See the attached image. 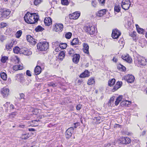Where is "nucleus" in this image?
Returning <instances> with one entry per match:
<instances>
[{"instance_id":"c756f323","label":"nucleus","mask_w":147,"mask_h":147,"mask_svg":"<svg viewBox=\"0 0 147 147\" xmlns=\"http://www.w3.org/2000/svg\"><path fill=\"white\" fill-rule=\"evenodd\" d=\"M122 96H120L117 98L115 102L116 105L117 106L118 105L120 102L122 100Z\"/></svg>"},{"instance_id":"412c9836","label":"nucleus","mask_w":147,"mask_h":147,"mask_svg":"<svg viewBox=\"0 0 147 147\" xmlns=\"http://www.w3.org/2000/svg\"><path fill=\"white\" fill-rule=\"evenodd\" d=\"M122 84V83L121 82H117L115 86L113 88V90H114L113 91L117 90L118 89L120 88Z\"/></svg>"},{"instance_id":"423d86ee","label":"nucleus","mask_w":147,"mask_h":147,"mask_svg":"<svg viewBox=\"0 0 147 147\" xmlns=\"http://www.w3.org/2000/svg\"><path fill=\"white\" fill-rule=\"evenodd\" d=\"M121 34V32L119 30L116 29L113 30L112 34V36L114 39H117L119 37Z\"/></svg>"},{"instance_id":"4c0bfd02","label":"nucleus","mask_w":147,"mask_h":147,"mask_svg":"<svg viewBox=\"0 0 147 147\" xmlns=\"http://www.w3.org/2000/svg\"><path fill=\"white\" fill-rule=\"evenodd\" d=\"M44 29V28L42 27L39 26L35 28V30L36 32H39L43 31Z\"/></svg>"},{"instance_id":"a878e982","label":"nucleus","mask_w":147,"mask_h":147,"mask_svg":"<svg viewBox=\"0 0 147 147\" xmlns=\"http://www.w3.org/2000/svg\"><path fill=\"white\" fill-rule=\"evenodd\" d=\"M67 51L69 55L72 56L74 54V51L72 48H70L68 49Z\"/></svg>"},{"instance_id":"c9c22d12","label":"nucleus","mask_w":147,"mask_h":147,"mask_svg":"<svg viewBox=\"0 0 147 147\" xmlns=\"http://www.w3.org/2000/svg\"><path fill=\"white\" fill-rule=\"evenodd\" d=\"M136 32L134 31L133 32L129 33V35L131 37H133V39L134 40L136 39Z\"/></svg>"},{"instance_id":"2eb2a0df","label":"nucleus","mask_w":147,"mask_h":147,"mask_svg":"<svg viewBox=\"0 0 147 147\" xmlns=\"http://www.w3.org/2000/svg\"><path fill=\"white\" fill-rule=\"evenodd\" d=\"M44 22L45 25L49 26L52 24V22L50 18L49 17H46Z\"/></svg>"},{"instance_id":"680f3d73","label":"nucleus","mask_w":147,"mask_h":147,"mask_svg":"<svg viewBox=\"0 0 147 147\" xmlns=\"http://www.w3.org/2000/svg\"><path fill=\"white\" fill-rule=\"evenodd\" d=\"M20 99H24V97L25 95L23 93H21L20 94Z\"/></svg>"},{"instance_id":"f704fd0d","label":"nucleus","mask_w":147,"mask_h":147,"mask_svg":"<svg viewBox=\"0 0 147 147\" xmlns=\"http://www.w3.org/2000/svg\"><path fill=\"white\" fill-rule=\"evenodd\" d=\"M22 33V32L21 30L18 31L16 34V37L17 38H19L21 36Z\"/></svg>"},{"instance_id":"39448f33","label":"nucleus","mask_w":147,"mask_h":147,"mask_svg":"<svg viewBox=\"0 0 147 147\" xmlns=\"http://www.w3.org/2000/svg\"><path fill=\"white\" fill-rule=\"evenodd\" d=\"M1 92L4 98L7 97L9 94V90L7 87H4L1 89Z\"/></svg>"},{"instance_id":"72a5a7b5","label":"nucleus","mask_w":147,"mask_h":147,"mask_svg":"<svg viewBox=\"0 0 147 147\" xmlns=\"http://www.w3.org/2000/svg\"><path fill=\"white\" fill-rule=\"evenodd\" d=\"M65 53L64 51H61L60 52L59 54V58L60 59L62 60L64 57Z\"/></svg>"},{"instance_id":"79ce46f5","label":"nucleus","mask_w":147,"mask_h":147,"mask_svg":"<svg viewBox=\"0 0 147 147\" xmlns=\"http://www.w3.org/2000/svg\"><path fill=\"white\" fill-rule=\"evenodd\" d=\"M136 28L137 29V30L138 32L140 34H142L144 32V29L142 28H138V25H136Z\"/></svg>"},{"instance_id":"7ed1b4c3","label":"nucleus","mask_w":147,"mask_h":147,"mask_svg":"<svg viewBox=\"0 0 147 147\" xmlns=\"http://www.w3.org/2000/svg\"><path fill=\"white\" fill-rule=\"evenodd\" d=\"M49 43L47 42H40L37 45V49L40 51H45L49 48Z\"/></svg>"},{"instance_id":"052dcab7","label":"nucleus","mask_w":147,"mask_h":147,"mask_svg":"<svg viewBox=\"0 0 147 147\" xmlns=\"http://www.w3.org/2000/svg\"><path fill=\"white\" fill-rule=\"evenodd\" d=\"M82 105L80 104L78 105L76 107L77 110H79L82 107Z\"/></svg>"},{"instance_id":"9d476101","label":"nucleus","mask_w":147,"mask_h":147,"mask_svg":"<svg viewBox=\"0 0 147 147\" xmlns=\"http://www.w3.org/2000/svg\"><path fill=\"white\" fill-rule=\"evenodd\" d=\"M80 15V12L76 11L71 14H70L69 16L71 19L76 20L79 17Z\"/></svg>"},{"instance_id":"aec40b11","label":"nucleus","mask_w":147,"mask_h":147,"mask_svg":"<svg viewBox=\"0 0 147 147\" xmlns=\"http://www.w3.org/2000/svg\"><path fill=\"white\" fill-rule=\"evenodd\" d=\"M22 53L25 55H29L32 54L31 51L26 48H24L22 50Z\"/></svg>"},{"instance_id":"49530a36","label":"nucleus","mask_w":147,"mask_h":147,"mask_svg":"<svg viewBox=\"0 0 147 147\" xmlns=\"http://www.w3.org/2000/svg\"><path fill=\"white\" fill-rule=\"evenodd\" d=\"M61 3L64 5H67L69 4V2L67 0H61Z\"/></svg>"},{"instance_id":"5701e85b","label":"nucleus","mask_w":147,"mask_h":147,"mask_svg":"<svg viewBox=\"0 0 147 147\" xmlns=\"http://www.w3.org/2000/svg\"><path fill=\"white\" fill-rule=\"evenodd\" d=\"M23 67L22 65H14L13 67V69L16 71L18 70H22L23 69Z\"/></svg>"},{"instance_id":"13d9d810","label":"nucleus","mask_w":147,"mask_h":147,"mask_svg":"<svg viewBox=\"0 0 147 147\" xmlns=\"http://www.w3.org/2000/svg\"><path fill=\"white\" fill-rule=\"evenodd\" d=\"M7 26V24L3 22H1L0 24V27L1 28H4Z\"/></svg>"},{"instance_id":"9b49d317","label":"nucleus","mask_w":147,"mask_h":147,"mask_svg":"<svg viewBox=\"0 0 147 147\" xmlns=\"http://www.w3.org/2000/svg\"><path fill=\"white\" fill-rule=\"evenodd\" d=\"M131 5V4H129L126 3L125 2H124V0H123L121 3V6L122 8L125 10H128L129 9Z\"/></svg>"},{"instance_id":"5fc2aeb1","label":"nucleus","mask_w":147,"mask_h":147,"mask_svg":"<svg viewBox=\"0 0 147 147\" xmlns=\"http://www.w3.org/2000/svg\"><path fill=\"white\" fill-rule=\"evenodd\" d=\"M92 5L94 7H96L97 5V3L96 1L94 0L92 1Z\"/></svg>"},{"instance_id":"864d4df0","label":"nucleus","mask_w":147,"mask_h":147,"mask_svg":"<svg viewBox=\"0 0 147 147\" xmlns=\"http://www.w3.org/2000/svg\"><path fill=\"white\" fill-rule=\"evenodd\" d=\"M33 38L29 35H28L26 37L27 40L29 42L30 40H32L31 39H32Z\"/></svg>"},{"instance_id":"6ab92c4d","label":"nucleus","mask_w":147,"mask_h":147,"mask_svg":"<svg viewBox=\"0 0 147 147\" xmlns=\"http://www.w3.org/2000/svg\"><path fill=\"white\" fill-rule=\"evenodd\" d=\"M16 42L15 41L11 42L10 43H9L7 44L5 46V48L7 51L10 50L11 49L12 47H13V45Z\"/></svg>"},{"instance_id":"09e8293b","label":"nucleus","mask_w":147,"mask_h":147,"mask_svg":"<svg viewBox=\"0 0 147 147\" xmlns=\"http://www.w3.org/2000/svg\"><path fill=\"white\" fill-rule=\"evenodd\" d=\"M31 40L29 42L32 45H35L36 43L35 39L33 38V39H31Z\"/></svg>"},{"instance_id":"4468645a","label":"nucleus","mask_w":147,"mask_h":147,"mask_svg":"<svg viewBox=\"0 0 147 147\" xmlns=\"http://www.w3.org/2000/svg\"><path fill=\"white\" fill-rule=\"evenodd\" d=\"M122 58L128 63H130L132 61V59L129 55H122Z\"/></svg>"},{"instance_id":"bf43d9fd","label":"nucleus","mask_w":147,"mask_h":147,"mask_svg":"<svg viewBox=\"0 0 147 147\" xmlns=\"http://www.w3.org/2000/svg\"><path fill=\"white\" fill-rule=\"evenodd\" d=\"M105 0H98L100 3L102 5L104 4Z\"/></svg>"},{"instance_id":"603ef678","label":"nucleus","mask_w":147,"mask_h":147,"mask_svg":"<svg viewBox=\"0 0 147 147\" xmlns=\"http://www.w3.org/2000/svg\"><path fill=\"white\" fill-rule=\"evenodd\" d=\"M114 100V96L112 97H111L110 98V100L108 104H109V105H111L112 103V102H113Z\"/></svg>"},{"instance_id":"ddd939ff","label":"nucleus","mask_w":147,"mask_h":147,"mask_svg":"<svg viewBox=\"0 0 147 147\" xmlns=\"http://www.w3.org/2000/svg\"><path fill=\"white\" fill-rule=\"evenodd\" d=\"M72 60L73 62L75 63H77L79 61L80 58V55L77 54H75L73 55Z\"/></svg>"},{"instance_id":"f8f14e48","label":"nucleus","mask_w":147,"mask_h":147,"mask_svg":"<svg viewBox=\"0 0 147 147\" xmlns=\"http://www.w3.org/2000/svg\"><path fill=\"white\" fill-rule=\"evenodd\" d=\"M2 18H6L10 14L11 11L9 9L5 8L2 9Z\"/></svg>"},{"instance_id":"1a4fd4ad","label":"nucleus","mask_w":147,"mask_h":147,"mask_svg":"<svg viewBox=\"0 0 147 147\" xmlns=\"http://www.w3.org/2000/svg\"><path fill=\"white\" fill-rule=\"evenodd\" d=\"M63 27V25L62 24H57L54 26L53 30L56 32H61Z\"/></svg>"},{"instance_id":"ea45409f","label":"nucleus","mask_w":147,"mask_h":147,"mask_svg":"<svg viewBox=\"0 0 147 147\" xmlns=\"http://www.w3.org/2000/svg\"><path fill=\"white\" fill-rule=\"evenodd\" d=\"M29 135L27 134H23L21 136V138L22 139L26 140L29 138Z\"/></svg>"},{"instance_id":"2f4dec72","label":"nucleus","mask_w":147,"mask_h":147,"mask_svg":"<svg viewBox=\"0 0 147 147\" xmlns=\"http://www.w3.org/2000/svg\"><path fill=\"white\" fill-rule=\"evenodd\" d=\"M115 81V80L114 78L112 79L111 80H109L108 82L109 85L110 86H111L114 84Z\"/></svg>"},{"instance_id":"f3484780","label":"nucleus","mask_w":147,"mask_h":147,"mask_svg":"<svg viewBox=\"0 0 147 147\" xmlns=\"http://www.w3.org/2000/svg\"><path fill=\"white\" fill-rule=\"evenodd\" d=\"M41 71V67L39 66H36L34 69V73L36 75L40 74Z\"/></svg>"},{"instance_id":"e2e57ef3","label":"nucleus","mask_w":147,"mask_h":147,"mask_svg":"<svg viewBox=\"0 0 147 147\" xmlns=\"http://www.w3.org/2000/svg\"><path fill=\"white\" fill-rule=\"evenodd\" d=\"M26 74L27 76H31V74L30 71L29 70H27L26 72Z\"/></svg>"},{"instance_id":"a211bd4d","label":"nucleus","mask_w":147,"mask_h":147,"mask_svg":"<svg viewBox=\"0 0 147 147\" xmlns=\"http://www.w3.org/2000/svg\"><path fill=\"white\" fill-rule=\"evenodd\" d=\"M89 76V72L88 70H86L80 75V77L81 78H84L88 77Z\"/></svg>"},{"instance_id":"0eeeda50","label":"nucleus","mask_w":147,"mask_h":147,"mask_svg":"<svg viewBox=\"0 0 147 147\" xmlns=\"http://www.w3.org/2000/svg\"><path fill=\"white\" fill-rule=\"evenodd\" d=\"M124 79L127 81L128 82L132 83L134 81V77L131 75L128 74L123 77Z\"/></svg>"},{"instance_id":"4be33fe9","label":"nucleus","mask_w":147,"mask_h":147,"mask_svg":"<svg viewBox=\"0 0 147 147\" xmlns=\"http://www.w3.org/2000/svg\"><path fill=\"white\" fill-rule=\"evenodd\" d=\"M71 44L72 46L78 45L80 44L79 40L78 38H74L73 39L71 42Z\"/></svg>"},{"instance_id":"20e7f679","label":"nucleus","mask_w":147,"mask_h":147,"mask_svg":"<svg viewBox=\"0 0 147 147\" xmlns=\"http://www.w3.org/2000/svg\"><path fill=\"white\" fill-rule=\"evenodd\" d=\"M96 27L90 25H86L83 28V30L85 32L90 35L94 34L95 31Z\"/></svg>"},{"instance_id":"37998d69","label":"nucleus","mask_w":147,"mask_h":147,"mask_svg":"<svg viewBox=\"0 0 147 147\" xmlns=\"http://www.w3.org/2000/svg\"><path fill=\"white\" fill-rule=\"evenodd\" d=\"M42 1V0H35L34 1V4L37 5Z\"/></svg>"},{"instance_id":"dca6fc26","label":"nucleus","mask_w":147,"mask_h":147,"mask_svg":"<svg viewBox=\"0 0 147 147\" xmlns=\"http://www.w3.org/2000/svg\"><path fill=\"white\" fill-rule=\"evenodd\" d=\"M83 46L84 48V51L86 53H89L88 49L89 47L88 45L86 42L83 43Z\"/></svg>"},{"instance_id":"7c9ffc66","label":"nucleus","mask_w":147,"mask_h":147,"mask_svg":"<svg viewBox=\"0 0 147 147\" xmlns=\"http://www.w3.org/2000/svg\"><path fill=\"white\" fill-rule=\"evenodd\" d=\"M67 46V44L65 43H61L59 45L60 48L61 49H65Z\"/></svg>"},{"instance_id":"4d7b16f0","label":"nucleus","mask_w":147,"mask_h":147,"mask_svg":"<svg viewBox=\"0 0 147 147\" xmlns=\"http://www.w3.org/2000/svg\"><path fill=\"white\" fill-rule=\"evenodd\" d=\"M125 144H127L131 142L130 139L128 137H125Z\"/></svg>"},{"instance_id":"774afa93","label":"nucleus","mask_w":147,"mask_h":147,"mask_svg":"<svg viewBox=\"0 0 147 147\" xmlns=\"http://www.w3.org/2000/svg\"><path fill=\"white\" fill-rule=\"evenodd\" d=\"M11 83V80L10 78H8L6 83L7 84H9Z\"/></svg>"},{"instance_id":"e433bc0d","label":"nucleus","mask_w":147,"mask_h":147,"mask_svg":"<svg viewBox=\"0 0 147 147\" xmlns=\"http://www.w3.org/2000/svg\"><path fill=\"white\" fill-rule=\"evenodd\" d=\"M20 49V48L18 47H16L13 48V51L14 53L18 54L19 53Z\"/></svg>"},{"instance_id":"0e129e2a","label":"nucleus","mask_w":147,"mask_h":147,"mask_svg":"<svg viewBox=\"0 0 147 147\" xmlns=\"http://www.w3.org/2000/svg\"><path fill=\"white\" fill-rule=\"evenodd\" d=\"M126 100L122 101L120 104L122 106H126Z\"/></svg>"},{"instance_id":"c03bdc74","label":"nucleus","mask_w":147,"mask_h":147,"mask_svg":"<svg viewBox=\"0 0 147 147\" xmlns=\"http://www.w3.org/2000/svg\"><path fill=\"white\" fill-rule=\"evenodd\" d=\"M58 85L57 83H54L53 82H51L48 84L47 85L49 86H51L53 87L57 86Z\"/></svg>"},{"instance_id":"69168bd1","label":"nucleus","mask_w":147,"mask_h":147,"mask_svg":"<svg viewBox=\"0 0 147 147\" xmlns=\"http://www.w3.org/2000/svg\"><path fill=\"white\" fill-rule=\"evenodd\" d=\"M131 103V102L129 101L126 100V106H128Z\"/></svg>"},{"instance_id":"393cba45","label":"nucleus","mask_w":147,"mask_h":147,"mask_svg":"<svg viewBox=\"0 0 147 147\" xmlns=\"http://www.w3.org/2000/svg\"><path fill=\"white\" fill-rule=\"evenodd\" d=\"M106 12V10L103 9L99 11L97 13L98 16L101 17L103 15L105 14Z\"/></svg>"},{"instance_id":"b1692460","label":"nucleus","mask_w":147,"mask_h":147,"mask_svg":"<svg viewBox=\"0 0 147 147\" xmlns=\"http://www.w3.org/2000/svg\"><path fill=\"white\" fill-rule=\"evenodd\" d=\"M19 82L21 83L23 85H28L29 84L27 80H25L24 78L23 77L21 79L19 80Z\"/></svg>"},{"instance_id":"338daca9","label":"nucleus","mask_w":147,"mask_h":147,"mask_svg":"<svg viewBox=\"0 0 147 147\" xmlns=\"http://www.w3.org/2000/svg\"><path fill=\"white\" fill-rule=\"evenodd\" d=\"M2 9L0 8V18H2Z\"/></svg>"},{"instance_id":"cd10ccee","label":"nucleus","mask_w":147,"mask_h":147,"mask_svg":"<svg viewBox=\"0 0 147 147\" xmlns=\"http://www.w3.org/2000/svg\"><path fill=\"white\" fill-rule=\"evenodd\" d=\"M0 76L3 80H6L7 78V75L4 72L1 73Z\"/></svg>"},{"instance_id":"58836bf2","label":"nucleus","mask_w":147,"mask_h":147,"mask_svg":"<svg viewBox=\"0 0 147 147\" xmlns=\"http://www.w3.org/2000/svg\"><path fill=\"white\" fill-rule=\"evenodd\" d=\"M93 119L95 121V123H99L100 122V117H94Z\"/></svg>"},{"instance_id":"f257e3e1","label":"nucleus","mask_w":147,"mask_h":147,"mask_svg":"<svg viewBox=\"0 0 147 147\" xmlns=\"http://www.w3.org/2000/svg\"><path fill=\"white\" fill-rule=\"evenodd\" d=\"M39 18V16L36 13H27L24 17L25 22L30 24H34L36 22Z\"/></svg>"},{"instance_id":"6e6552de","label":"nucleus","mask_w":147,"mask_h":147,"mask_svg":"<svg viewBox=\"0 0 147 147\" xmlns=\"http://www.w3.org/2000/svg\"><path fill=\"white\" fill-rule=\"evenodd\" d=\"M74 128L70 127L65 132V136L67 138L69 139L71 136L73 132Z\"/></svg>"},{"instance_id":"c85d7f7f","label":"nucleus","mask_w":147,"mask_h":147,"mask_svg":"<svg viewBox=\"0 0 147 147\" xmlns=\"http://www.w3.org/2000/svg\"><path fill=\"white\" fill-rule=\"evenodd\" d=\"M95 82L94 78H91L88 80L87 84L89 85H91L95 83Z\"/></svg>"},{"instance_id":"6e6d98bb","label":"nucleus","mask_w":147,"mask_h":147,"mask_svg":"<svg viewBox=\"0 0 147 147\" xmlns=\"http://www.w3.org/2000/svg\"><path fill=\"white\" fill-rule=\"evenodd\" d=\"M6 39L5 36L3 35H0V40L1 41H3Z\"/></svg>"},{"instance_id":"473e14b6","label":"nucleus","mask_w":147,"mask_h":147,"mask_svg":"<svg viewBox=\"0 0 147 147\" xmlns=\"http://www.w3.org/2000/svg\"><path fill=\"white\" fill-rule=\"evenodd\" d=\"M121 8L120 6L119 5H116L114 7L115 11L117 12H120L121 10Z\"/></svg>"},{"instance_id":"bb28decb","label":"nucleus","mask_w":147,"mask_h":147,"mask_svg":"<svg viewBox=\"0 0 147 147\" xmlns=\"http://www.w3.org/2000/svg\"><path fill=\"white\" fill-rule=\"evenodd\" d=\"M117 68L119 70L122 71H124L126 70V68L123 65L119 64L117 66Z\"/></svg>"},{"instance_id":"a19ab883","label":"nucleus","mask_w":147,"mask_h":147,"mask_svg":"<svg viewBox=\"0 0 147 147\" xmlns=\"http://www.w3.org/2000/svg\"><path fill=\"white\" fill-rule=\"evenodd\" d=\"M8 59V57L7 56H3L2 57L1 59V62L3 63H5L6 61Z\"/></svg>"},{"instance_id":"8fccbe9b","label":"nucleus","mask_w":147,"mask_h":147,"mask_svg":"<svg viewBox=\"0 0 147 147\" xmlns=\"http://www.w3.org/2000/svg\"><path fill=\"white\" fill-rule=\"evenodd\" d=\"M14 61L15 63H18L20 62L19 58L17 56H15L14 58Z\"/></svg>"},{"instance_id":"3c124183","label":"nucleus","mask_w":147,"mask_h":147,"mask_svg":"<svg viewBox=\"0 0 147 147\" xmlns=\"http://www.w3.org/2000/svg\"><path fill=\"white\" fill-rule=\"evenodd\" d=\"M120 143L123 144H125V137H122L120 139Z\"/></svg>"},{"instance_id":"de8ad7c7","label":"nucleus","mask_w":147,"mask_h":147,"mask_svg":"<svg viewBox=\"0 0 147 147\" xmlns=\"http://www.w3.org/2000/svg\"><path fill=\"white\" fill-rule=\"evenodd\" d=\"M23 76L22 74H17L16 76V77L17 78V80H19L21 79L22 77H23Z\"/></svg>"},{"instance_id":"f03ea898","label":"nucleus","mask_w":147,"mask_h":147,"mask_svg":"<svg viewBox=\"0 0 147 147\" xmlns=\"http://www.w3.org/2000/svg\"><path fill=\"white\" fill-rule=\"evenodd\" d=\"M135 63L140 65H145L146 64V61L144 58L139 55H138L134 59Z\"/></svg>"},{"instance_id":"a18cd8bd","label":"nucleus","mask_w":147,"mask_h":147,"mask_svg":"<svg viewBox=\"0 0 147 147\" xmlns=\"http://www.w3.org/2000/svg\"><path fill=\"white\" fill-rule=\"evenodd\" d=\"M72 36V34L70 32H68L66 34L65 36L66 38L67 39H70Z\"/></svg>"}]
</instances>
